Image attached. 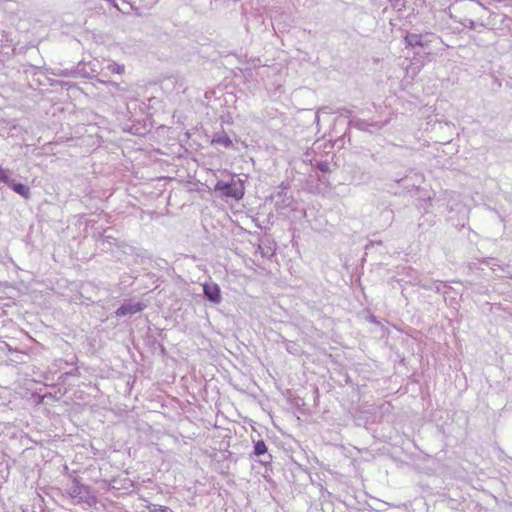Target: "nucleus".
Returning <instances> with one entry per match:
<instances>
[{"instance_id": "nucleus-1", "label": "nucleus", "mask_w": 512, "mask_h": 512, "mask_svg": "<svg viewBox=\"0 0 512 512\" xmlns=\"http://www.w3.org/2000/svg\"><path fill=\"white\" fill-rule=\"evenodd\" d=\"M65 491L77 504H86L88 507H93L97 503V496L92 487L82 483L80 477H72L66 485Z\"/></svg>"}, {"instance_id": "nucleus-2", "label": "nucleus", "mask_w": 512, "mask_h": 512, "mask_svg": "<svg viewBox=\"0 0 512 512\" xmlns=\"http://www.w3.org/2000/svg\"><path fill=\"white\" fill-rule=\"evenodd\" d=\"M214 191L219 192L223 197L240 200L244 196L245 188L243 181L233 176L230 181H217L214 186Z\"/></svg>"}, {"instance_id": "nucleus-3", "label": "nucleus", "mask_w": 512, "mask_h": 512, "mask_svg": "<svg viewBox=\"0 0 512 512\" xmlns=\"http://www.w3.org/2000/svg\"><path fill=\"white\" fill-rule=\"evenodd\" d=\"M271 200L274 202V206L277 211H283L291 207L293 203V197L288 194V185L284 182L278 187V190L271 195Z\"/></svg>"}, {"instance_id": "nucleus-4", "label": "nucleus", "mask_w": 512, "mask_h": 512, "mask_svg": "<svg viewBox=\"0 0 512 512\" xmlns=\"http://www.w3.org/2000/svg\"><path fill=\"white\" fill-rule=\"evenodd\" d=\"M111 228L104 229L103 233L99 234L98 240L101 242L102 250L103 251H113V246L121 249L124 253H128V250L132 251L133 247L129 246L123 241H119L117 238L107 234L108 231H110Z\"/></svg>"}, {"instance_id": "nucleus-5", "label": "nucleus", "mask_w": 512, "mask_h": 512, "mask_svg": "<svg viewBox=\"0 0 512 512\" xmlns=\"http://www.w3.org/2000/svg\"><path fill=\"white\" fill-rule=\"evenodd\" d=\"M52 75L58 77H67V78H91L90 72L86 69V64L84 62H79L76 67L71 69H61L56 68L52 70Z\"/></svg>"}, {"instance_id": "nucleus-6", "label": "nucleus", "mask_w": 512, "mask_h": 512, "mask_svg": "<svg viewBox=\"0 0 512 512\" xmlns=\"http://www.w3.org/2000/svg\"><path fill=\"white\" fill-rule=\"evenodd\" d=\"M147 305L142 301H124L120 307L114 312L116 317L132 316L142 312Z\"/></svg>"}, {"instance_id": "nucleus-7", "label": "nucleus", "mask_w": 512, "mask_h": 512, "mask_svg": "<svg viewBox=\"0 0 512 512\" xmlns=\"http://www.w3.org/2000/svg\"><path fill=\"white\" fill-rule=\"evenodd\" d=\"M204 298L212 304H220L222 293L220 286L215 282H205L202 284Z\"/></svg>"}, {"instance_id": "nucleus-8", "label": "nucleus", "mask_w": 512, "mask_h": 512, "mask_svg": "<svg viewBox=\"0 0 512 512\" xmlns=\"http://www.w3.org/2000/svg\"><path fill=\"white\" fill-rule=\"evenodd\" d=\"M212 144L220 145L225 148L233 147V142L231 138L224 131L214 134L212 138Z\"/></svg>"}, {"instance_id": "nucleus-9", "label": "nucleus", "mask_w": 512, "mask_h": 512, "mask_svg": "<svg viewBox=\"0 0 512 512\" xmlns=\"http://www.w3.org/2000/svg\"><path fill=\"white\" fill-rule=\"evenodd\" d=\"M9 187L24 199H29L31 197L30 188L26 184L14 180L13 182H11V185Z\"/></svg>"}, {"instance_id": "nucleus-10", "label": "nucleus", "mask_w": 512, "mask_h": 512, "mask_svg": "<svg viewBox=\"0 0 512 512\" xmlns=\"http://www.w3.org/2000/svg\"><path fill=\"white\" fill-rule=\"evenodd\" d=\"M407 46L424 48L426 45L422 40V35L416 33H408L405 37Z\"/></svg>"}, {"instance_id": "nucleus-11", "label": "nucleus", "mask_w": 512, "mask_h": 512, "mask_svg": "<svg viewBox=\"0 0 512 512\" xmlns=\"http://www.w3.org/2000/svg\"><path fill=\"white\" fill-rule=\"evenodd\" d=\"M145 341L151 350L155 351L156 349H160L162 353L165 352V347L149 332L145 336Z\"/></svg>"}, {"instance_id": "nucleus-12", "label": "nucleus", "mask_w": 512, "mask_h": 512, "mask_svg": "<svg viewBox=\"0 0 512 512\" xmlns=\"http://www.w3.org/2000/svg\"><path fill=\"white\" fill-rule=\"evenodd\" d=\"M253 454L257 457L267 456V445L263 440H258L253 442Z\"/></svg>"}, {"instance_id": "nucleus-13", "label": "nucleus", "mask_w": 512, "mask_h": 512, "mask_svg": "<svg viewBox=\"0 0 512 512\" xmlns=\"http://www.w3.org/2000/svg\"><path fill=\"white\" fill-rule=\"evenodd\" d=\"M133 486V482L128 479V478H124L123 480L121 479H113L112 480V488L113 489H126L128 490L129 488H131Z\"/></svg>"}, {"instance_id": "nucleus-14", "label": "nucleus", "mask_w": 512, "mask_h": 512, "mask_svg": "<svg viewBox=\"0 0 512 512\" xmlns=\"http://www.w3.org/2000/svg\"><path fill=\"white\" fill-rule=\"evenodd\" d=\"M11 176H12V171L10 169L3 168L0 166V183L10 186L11 182L14 181V179Z\"/></svg>"}, {"instance_id": "nucleus-15", "label": "nucleus", "mask_w": 512, "mask_h": 512, "mask_svg": "<svg viewBox=\"0 0 512 512\" xmlns=\"http://www.w3.org/2000/svg\"><path fill=\"white\" fill-rule=\"evenodd\" d=\"M280 341L289 353L296 354L298 352V345L295 342L287 340L282 335H280Z\"/></svg>"}, {"instance_id": "nucleus-16", "label": "nucleus", "mask_w": 512, "mask_h": 512, "mask_svg": "<svg viewBox=\"0 0 512 512\" xmlns=\"http://www.w3.org/2000/svg\"><path fill=\"white\" fill-rule=\"evenodd\" d=\"M106 70L112 74H122L125 70L124 65H120L116 62H110L106 66Z\"/></svg>"}, {"instance_id": "nucleus-17", "label": "nucleus", "mask_w": 512, "mask_h": 512, "mask_svg": "<svg viewBox=\"0 0 512 512\" xmlns=\"http://www.w3.org/2000/svg\"><path fill=\"white\" fill-rule=\"evenodd\" d=\"M440 283H441L440 281H433L430 285H428V284H421L420 286L423 289L433 290L436 293H440L441 292Z\"/></svg>"}, {"instance_id": "nucleus-18", "label": "nucleus", "mask_w": 512, "mask_h": 512, "mask_svg": "<svg viewBox=\"0 0 512 512\" xmlns=\"http://www.w3.org/2000/svg\"><path fill=\"white\" fill-rule=\"evenodd\" d=\"M354 126L359 129V130H362V131H367L368 130V126H374V124H370L364 120H361V119H357L354 121Z\"/></svg>"}, {"instance_id": "nucleus-19", "label": "nucleus", "mask_w": 512, "mask_h": 512, "mask_svg": "<svg viewBox=\"0 0 512 512\" xmlns=\"http://www.w3.org/2000/svg\"><path fill=\"white\" fill-rule=\"evenodd\" d=\"M316 167L322 173H329L331 171L330 164L326 161L317 162Z\"/></svg>"}, {"instance_id": "nucleus-20", "label": "nucleus", "mask_w": 512, "mask_h": 512, "mask_svg": "<svg viewBox=\"0 0 512 512\" xmlns=\"http://www.w3.org/2000/svg\"><path fill=\"white\" fill-rule=\"evenodd\" d=\"M271 460H272V456H271V454H269V453L267 452V456H261V457H260V459H259V462H260L262 465H265V466H266L267 464H269V463L271 462Z\"/></svg>"}, {"instance_id": "nucleus-21", "label": "nucleus", "mask_w": 512, "mask_h": 512, "mask_svg": "<svg viewBox=\"0 0 512 512\" xmlns=\"http://www.w3.org/2000/svg\"><path fill=\"white\" fill-rule=\"evenodd\" d=\"M465 21L467 22V24L465 23L464 25H465L466 27H468L469 29L474 30V29L476 28V22H475L474 20H472V19H466Z\"/></svg>"}, {"instance_id": "nucleus-22", "label": "nucleus", "mask_w": 512, "mask_h": 512, "mask_svg": "<svg viewBox=\"0 0 512 512\" xmlns=\"http://www.w3.org/2000/svg\"><path fill=\"white\" fill-rule=\"evenodd\" d=\"M151 512H173L170 508L166 506H159L158 509H153Z\"/></svg>"}, {"instance_id": "nucleus-23", "label": "nucleus", "mask_w": 512, "mask_h": 512, "mask_svg": "<svg viewBox=\"0 0 512 512\" xmlns=\"http://www.w3.org/2000/svg\"><path fill=\"white\" fill-rule=\"evenodd\" d=\"M327 109H328V107H327V106H325V107H321V108H319V109L317 110L316 115H315V121H316V123H317V124L319 123V120H320V119H319V113L324 112V111H326Z\"/></svg>"}, {"instance_id": "nucleus-24", "label": "nucleus", "mask_w": 512, "mask_h": 512, "mask_svg": "<svg viewBox=\"0 0 512 512\" xmlns=\"http://www.w3.org/2000/svg\"><path fill=\"white\" fill-rule=\"evenodd\" d=\"M404 270L406 271V274L408 277H413V274L416 273V271L414 269H412L411 267H408V268H404Z\"/></svg>"}, {"instance_id": "nucleus-25", "label": "nucleus", "mask_w": 512, "mask_h": 512, "mask_svg": "<svg viewBox=\"0 0 512 512\" xmlns=\"http://www.w3.org/2000/svg\"><path fill=\"white\" fill-rule=\"evenodd\" d=\"M362 179L365 180V181H369L371 179V175L369 173L367 174H362Z\"/></svg>"}, {"instance_id": "nucleus-26", "label": "nucleus", "mask_w": 512, "mask_h": 512, "mask_svg": "<svg viewBox=\"0 0 512 512\" xmlns=\"http://www.w3.org/2000/svg\"><path fill=\"white\" fill-rule=\"evenodd\" d=\"M300 402H301V404H302V405H304V399H302V398H297V399H296V405H297V406H299V405H300Z\"/></svg>"}, {"instance_id": "nucleus-27", "label": "nucleus", "mask_w": 512, "mask_h": 512, "mask_svg": "<svg viewBox=\"0 0 512 512\" xmlns=\"http://www.w3.org/2000/svg\"><path fill=\"white\" fill-rule=\"evenodd\" d=\"M395 6L399 7V9H401V7H404V4H401L400 0H396Z\"/></svg>"}, {"instance_id": "nucleus-28", "label": "nucleus", "mask_w": 512, "mask_h": 512, "mask_svg": "<svg viewBox=\"0 0 512 512\" xmlns=\"http://www.w3.org/2000/svg\"><path fill=\"white\" fill-rule=\"evenodd\" d=\"M395 6L399 7V9H401V7H404V4H401L400 0H396Z\"/></svg>"}, {"instance_id": "nucleus-29", "label": "nucleus", "mask_w": 512, "mask_h": 512, "mask_svg": "<svg viewBox=\"0 0 512 512\" xmlns=\"http://www.w3.org/2000/svg\"><path fill=\"white\" fill-rule=\"evenodd\" d=\"M369 319H370V322H372V323H378L376 317L373 315H371Z\"/></svg>"}, {"instance_id": "nucleus-30", "label": "nucleus", "mask_w": 512, "mask_h": 512, "mask_svg": "<svg viewBox=\"0 0 512 512\" xmlns=\"http://www.w3.org/2000/svg\"><path fill=\"white\" fill-rule=\"evenodd\" d=\"M0 202H5V196L3 192H0Z\"/></svg>"}, {"instance_id": "nucleus-31", "label": "nucleus", "mask_w": 512, "mask_h": 512, "mask_svg": "<svg viewBox=\"0 0 512 512\" xmlns=\"http://www.w3.org/2000/svg\"><path fill=\"white\" fill-rule=\"evenodd\" d=\"M404 178H405V177H402V178H399V179H398V178H396V179H395V182L400 183Z\"/></svg>"}, {"instance_id": "nucleus-32", "label": "nucleus", "mask_w": 512, "mask_h": 512, "mask_svg": "<svg viewBox=\"0 0 512 512\" xmlns=\"http://www.w3.org/2000/svg\"><path fill=\"white\" fill-rule=\"evenodd\" d=\"M60 85H70L69 82H58Z\"/></svg>"}, {"instance_id": "nucleus-33", "label": "nucleus", "mask_w": 512, "mask_h": 512, "mask_svg": "<svg viewBox=\"0 0 512 512\" xmlns=\"http://www.w3.org/2000/svg\"><path fill=\"white\" fill-rule=\"evenodd\" d=\"M13 353H15L17 355V357L22 354L20 351H17V350L13 351Z\"/></svg>"}, {"instance_id": "nucleus-34", "label": "nucleus", "mask_w": 512, "mask_h": 512, "mask_svg": "<svg viewBox=\"0 0 512 512\" xmlns=\"http://www.w3.org/2000/svg\"><path fill=\"white\" fill-rule=\"evenodd\" d=\"M109 83H110L111 85H113V86H117V83H115V82H109Z\"/></svg>"}]
</instances>
